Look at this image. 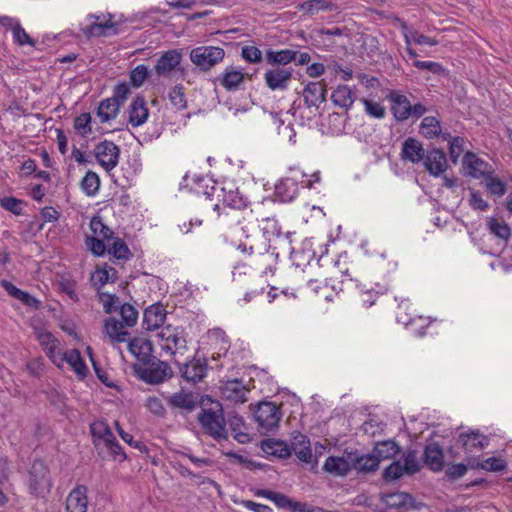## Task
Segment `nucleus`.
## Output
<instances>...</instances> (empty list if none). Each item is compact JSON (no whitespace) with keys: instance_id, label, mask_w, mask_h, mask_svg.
Instances as JSON below:
<instances>
[{"instance_id":"5fc2aeb1","label":"nucleus","mask_w":512,"mask_h":512,"mask_svg":"<svg viewBox=\"0 0 512 512\" xmlns=\"http://www.w3.org/2000/svg\"><path fill=\"white\" fill-rule=\"evenodd\" d=\"M74 129L82 136L86 137L92 132L90 113H82L74 120Z\"/></svg>"},{"instance_id":"c03bdc74","label":"nucleus","mask_w":512,"mask_h":512,"mask_svg":"<svg viewBox=\"0 0 512 512\" xmlns=\"http://www.w3.org/2000/svg\"><path fill=\"white\" fill-rule=\"evenodd\" d=\"M228 425L238 442L245 443L249 439V435L242 431L244 421L241 416L236 414L230 415L228 417Z\"/></svg>"},{"instance_id":"603ef678","label":"nucleus","mask_w":512,"mask_h":512,"mask_svg":"<svg viewBox=\"0 0 512 512\" xmlns=\"http://www.w3.org/2000/svg\"><path fill=\"white\" fill-rule=\"evenodd\" d=\"M401 461H402V464H403L406 474H410V475L415 474L421 468L420 461L417 457V452L414 450L408 451L404 455L403 460H401Z\"/></svg>"},{"instance_id":"20e7f679","label":"nucleus","mask_w":512,"mask_h":512,"mask_svg":"<svg viewBox=\"0 0 512 512\" xmlns=\"http://www.w3.org/2000/svg\"><path fill=\"white\" fill-rule=\"evenodd\" d=\"M225 51L216 46H199L192 49L190 59L194 65L202 71H208L216 64L223 61Z\"/></svg>"},{"instance_id":"f03ea898","label":"nucleus","mask_w":512,"mask_h":512,"mask_svg":"<svg viewBox=\"0 0 512 512\" xmlns=\"http://www.w3.org/2000/svg\"><path fill=\"white\" fill-rule=\"evenodd\" d=\"M162 351L169 355L183 354L187 350L186 332L182 326L168 324L157 333Z\"/></svg>"},{"instance_id":"09e8293b","label":"nucleus","mask_w":512,"mask_h":512,"mask_svg":"<svg viewBox=\"0 0 512 512\" xmlns=\"http://www.w3.org/2000/svg\"><path fill=\"white\" fill-rule=\"evenodd\" d=\"M12 34L13 41L18 46H36V41L25 31L19 22L13 27Z\"/></svg>"},{"instance_id":"c9c22d12","label":"nucleus","mask_w":512,"mask_h":512,"mask_svg":"<svg viewBox=\"0 0 512 512\" xmlns=\"http://www.w3.org/2000/svg\"><path fill=\"white\" fill-rule=\"evenodd\" d=\"M62 357L63 362L66 361L78 375L81 377H85L87 375V366L82 359L79 350L71 349L62 354Z\"/></svg>"},{"instance_id":"a878e982","label":"nucleus","mask_w":512,"mask_h":512,"mask_svg":"<svg viewBox=\"0 0 512 512\" xmlns=\"http://www.w3.org/2000/svg\"><path fill=\"white\" fill-rule=\"evenodd\" d=\"M334 105L349 110L356 100V93L348 85H338L331 94Z\"/></svg>"},{"instance_id":"6ab92c4d","label":"nucleus","mask_w":512,"mask_h":512,"mask_svg":"<svg viewBox=\"0 0 512 512\" xmlns=\"http://www.w3.org/2000/svg\"><path fill=\"white\" fill-rule=\"evenodd\" d=\"M207 372V364L205 360L193 359L183 364L180 368L181 376L188 382L197 383L201 381Z\"/></svg>"},{"instance_id":"6e6552de","label":"nucleus","mask_w":512,"mask_h":512,"mask_svg":"<svg viewBox=\"0 0 512 512\" xmlns=\"http://www.w3.org/2000/svg\"><path fill=\"white\" fill-rule=\"evenodd\" d=\"M181 60L182 53L179 50H168L157 60L154 67L155 73L161 77H171L178 71L183 73V69L180 68Z\"/></svg>"},{"instance_id":"39448f33","label":"nucleus","mask_w":512,"mask_h":512,"mask_svg":"<svg viewBox=\"0 0 512 512\" xmlns=\"http://www.w3.org/2000/svg\"><path fill=\"white\" fill-rule=\"evenodd\" d=\"M212 195H215L224 206L232 209H243L247 206V198L240 193L233 183L221 187H212Z\"/></svg>"},{"instance_id":"864d4df0","label":"nucleus","mask_w":512,"mask_h":512,"mask_svg":"<svg viewBox=\"0 0 512 512\" xmlns=\"http://www.w3.org/2000/svg\"><path fill=\"white\" fill-rule=\"evenodd\" d=\"M361 102L364 105L365 112L367 115L377 119H383L386 115V110L383 105L379 102H375L373 100H369L366 98H362Z\"/></svg>"},{"instance_id":"412c9836","label":"nucleus","mask_w":512,"mask_h":512,"mask_svg":"<svg viewBox=\"0 0 512 512\" xmlns=\"http://www.w3.org/2000/svg\"><path fill=\"white\" fill-rule=\"evenodd\" d=\"M389 99L391 101V112L397 121L403 122L411 117V103L405 95L391 92Z\"/></svg>"},{"instance_id":"c85d7f7f","label":"nucleus","mask_w":512,"mask_h":512,"mask_svg":"<svg viewBox=\"0 0 512 512\" xmlns=\"http://www.w3.org/2000/svg\"><path fill=\"white\" fill-rule=\"evenodd\" d=\"M459 440L467 452L482 450L489 442L486 436L474 431H471L470 433H461L459 435Z\"/></svg>"},{"instance_id":"58836bf2","label":"nucleus","mask_w":512,"mask_h":512,"mask_svg":"<svg viewBox=\"0 0 512 512\" xmlns=\"http://www.w3.org/2000/svg\"><path fill=\"white\" fill-rule=\"evenodd\" d=\"M400 451L398 444L392 440L382 441L376 444L374 448V454L379 458V462L382 460L393 458Z\"/></svg>"},{"instance_id":"6e6d98bb","label":"nucleus","mask_w":512,"mask_h":512,"mask_svg":"<svg viewBox=\"0 0 512 512\" xmlns=\"http://www.w3.org/2000/svg\"><path fill=\"white\" fill-rule=\"evenodd\" d=\"M121 322L127 327H132L137 323L138 311L130 304H122L120 306Z\"/></svg>"},{"instance_id":"ddd939ff","label":"nucleus","mask_w":512,"mask_h":512,"mask_svg":"<svg viewBox=\"0 0 512 512\" xmlns=\"http://www.w3.org/2000/svg\"><path fill=\"white\" fill-rule=\"evenodd\" d=\"M221 395L224 399L234 403L246 402L248 389L242 381L234 379L228 380L221 386Z\"/></svg>"},{"instance_id":"bf43d9fd","label":"nucleus","mask_w":512,"mask_h":512,"mask_svg":"<svg viewBox=\"0 0 512 512\" xmlns=\"http://www.w3.org/2000/svg\"><path fill=\"white\" fill-rule=\"evenodd\" d=\"M99 299L106 313H112L121 306L120 300L115 294L101 292L99 293Z\"/></svg>"},{"instance_id":"dca6fc26","label":"nucleus","mask_w":512,"mask_h":512,"mask_svg":"<svg viewBox=\"0 0 512 512\" xmlns=\"http://www.w3.org/2000/svg\"><path fill=\"white\" fill-rule=\"evenodd\" d=\"M139 376L149 384H159L171 376V368L166 362H160L155 367L141 369Z\"/></svg>"},{"instance_id":"79ce46f5","label":"nucleus","mask_w":512,"mask_h":512,"mask_svg":"<svg viewBox=\"0 0 512 512\" xmlns=\"http://www.w3.org/2000/svg\"><path fill=\"white\" fill-rule=\"evenodd\" d=\"M128 349L139 360L147 358L152 350L150 341L144 338H134L130 340Z\"/></svg>"},{"instance_id":"e2e57ef3","label":"nucleus","mask_w":512,"mask_h":512,"mask_svg":"<svg viewBox=\"0 0 512 512\" xmlns=\"http://www.w3.org/2000/svg\"><path fill=\"white\" fill-rule=\"evenodd\" d=\"M242 234L245 235V241H241L237 245V249L240 250L245 255H254L258 252L256 249L251 236L248 235V230L245 227L241 228Z\"/></svg>"},{"instance_id":"c756f323","label":"nucleus","mask_w":512,"mask_h":512,"mask_svg":"<svg viewBox=\"0 0 512 512\" xmlns=\"http://www.w3.org/2000/svg\"><path fill=\"white\" fill-rule=\"evenodd\" d=\"M349 458L352 461V469L361 472H373L378 469L379 458L373 453L372 455H358L356 453H349Z\"/></svg>"},{"instance_id":"2f4dec72","label":"nucleus","mask_w":512,"mask_h":512,"mask_svg":"<svg viewBox=\"0 0 512 512\" xmlns=\"http://www.w3.org/2000/svg\"><path fill=\"white\" fill-rule=\"evenodd\" d=\"M297 9L304 15L314 16L320 11L332 10L333 3L328 0H307L299 4Z\"/></svg>"},{"instance_id":"4468645a","label":"nucleus","mask_w":512,"mask_h":512,"mask_svg":"<svg viewBox=\"0 0 512 512\" xmlns=\"http://www.w3.org/2000/svg\"><path fill=\"white\" fill-rule=\"evenodd\" d=\"M326 85L323 82H310L303 90V97L307 107L318 108L320 104L326 101Z\"/></svg>"},{"instance_id":"774afa93","label":"nucleus","mask_w":512,"mask_h":512,"mask_svg":"<svg viewBox=\"0 0 512 512\" xmlns=\"http://www.w3.org/2000/svg\"><path fill=\"white\" fill-rule=\"evenodd\" d=\"M467 472V466L463 463L449 465L445 471L449 479L455 480L464 476Z\"/></svg>"},{"instance_id":"72a5a7b5","label":"nucleus","mask_w":512,"mask_h":512,"mask_svg":"<svg viewBox=\"0 0 512 512\" xmlns=\"http://www.w3.org/2000/svg\"><path fill=\"white\" fill-rule=\"evenodd\" d=\"M262 449L269 454L275 455L279 458H288L291 455L290 446L280 440L267 439L262 442Z\"/></svg>"},{"instance_id":"37998d69","label":"nucleus","mask_w":512,"mask_h":512,"mask_svg":"<svg viewBox=\"0 0 512 512\" xmlns=\"http://www.w3.org/2000/svg\"><path fill=\"white\" fill-rule=\"evenodd\" d=\"M244 74L233 67L227 68L223 73L221 85L227 90H234L243 82Z\"/></svg>"},{"instance_id":"4d7b16f0","label":"nucleus","mask_w":512,"mask_h":512,"mask_svg":"<svg viewBox=\"0 0 512 512\" xmlns=\"http://www.w3.org/2000/svg\"><path fill=\"white\" fill-rule=\"evenodd\" d=\"M169 100L178 110L186 108V98L181 85H176L170 90Z\"/></svg>"},{"instance_id":"4c0bfd02","label":"nucleus","mask_w":512,"mask_h":512,"mask_svg":"<svg viewBox=\"0 0 512 512\" xmlns=\"http://www.w3.org/2000/svg\"><path fill=\"white\" fill-rule=\"evenodd\" d=\"M295 59V51L291 49H283V50H268L266 52V60L271 65H287L288 63L293 62Z\"/></svg>"},{"instance_id":"13d9d810","label":"nucleus","mask_w":512,"mask_h":512,"mask_svg":"<svg viewBox=\"0 0 512 512\" xmlns=\"http://www.w3.org/2000/svg\"><path fill=\"white\" fill-rule=\"evenodd\" d=\"M406 473L403 467L402 461H394L392 462L383 473V478L386 481H393L399 479L403 474Z\"/></svg>"},{"instance_id":"ea45409f","label":"nucleus","mask_w":512,"mask_h":512,"mask_svg":"<svg viewBox=\"0 0 512 512\" xmlns=\"http://www.w3.org/2000/svg\"><path fill=\"white\" fill-rule=\"evenodd\" d=\"M170 406L192 411L196 406V401L191 393H174L168 399Z\"/></svg>"},{"instance_id":"052dcab7","label":"nucleus","mask_w":512,"mask_h":512,"mask_svg":"<svg viewBox=\"0 0 512 512\" xmlns=\"http://www.w3.org/2000/svg\"><path fill=\"white\" fill-rule=\"evenodd\" d=\"M109 253L117 259H128L131 254L128 246L124 243V241L118 238L112 243V246L109 249Z\"/></svg>"},{"instance_id":"9b49d317","label":"nucleus","mask_w":512,"mask_h":512,"mask_svg":"<svg viewBox=\"0 0 512 512\" xmlns=\"http://www.w3.org/2000/svg\"><path fill=\"white\" fill-rule=\"evenodd\" d=\"M423 165L430 175L438 177L448 168L446 155L443 150L433 148L425 153Z\"/></svg>"},{"instance_id":"9d476101","label":"nucleus","mask_w":512,"mask_h":512,"mask_svg":"<svg viewBox=\"0 0 512 512\" xmlns=\"http://www.w3.org/2000/svg\"><path fill=\"white\" fill-rule=\"evenodd\" d=\"M52 486V482L49 477V469L41 460L33 462L30 470V489L39 494L42 490Z\"/></svg>"},{"instance_id":"e433bc0d","label":"nucleus","mask_w":512,"mask_h":512,"mask_svg":"<svg viewBox=\"0 0 512 512\" xmlns=\"http://www.w3.org/2000/svg\"><path fill=\"white\" fill-rule=\"evenodd\" d=\"M420 133L427 139H434L441 134L440 121L433 116L424 117L419 126Z\"/></svg>"},{"instance_id":"bb28decb","label":"nucleus","mask_w":512,"mask_h":512,"mask_svg":"<svg viewBox=\"0 0 512 512\" xmlns=\"http://www.w3.org/2000/svg\"><path fill=\"white\" fill-rule=\"evenodd\" d=\"M324 470L334 474L336 476H345L352 469V461L349 458V453L347 457H334L330 456L326 459L324 466Z\"/></svg>"},{"instance_id":"0e129e2a","label":"nucleus","mask_w":512,"mask_h":512,"mask_svg":"<svg viewBox=\"0 0 512 512\" xmlns=\"http://www.w3.org/2000/svg\"><path fill=\"white\" fill-rule=\"evenodd\" d=\"M86 245L90 251L97 256H101L106 251V245L104 240L95 236L86 238Z\"/></svg>"},{"instance_id":"2eb2a0df","label":"nucleus","mask_w":512,"mask_h":512,"mask_svg":"<svg viewBox=\"0 0 512 512\" xmlns=\"http://www.w3.org/2000/svg\"><path fill=\"white\" fill-rule=\"evenodd\" d=\"M87 488L84 485L76 486L67 496L66 512H87Z\"/></svg>"},{"instance_id":"49530a36","label":"nucleus","mask_w":512,"mask_h":512,"mask_svg":"<svg viewBox=\"0 0 512 512\" xmlns=\"http://www.w3.org/2000/svg\"><path fill=\"white\" fill-rule=\"evenodd\" d=\"M484 182L491 195L502 197L506 193V185L499 177L489 174L484 178Z\"/></svg>"},{"instance_id":"69168bd1","label":"nucleus","mask_w":512,"mask_h":512,"mask_svg":"<svg viewBox=\"0 0 512 512\" xmlns=\"http://www.w3.org/2000/svg\"><path fill=\"white\" fill-rule=\"evenodd\" d=\"M241 55L250 63H258L262 59V53L256 46H244Z\"/></svg>"},{"instance_id":"4be33fe9","label":"nucleus","mask_w":512,"mask_h":512,"mask_svg":"<svg viewBox=\"0 0 512 512\" xmlns=\"http://www.w3.org/2000/svg\"><path fill=\"white\" fill-rule=\"evenodd\" d=\"M291 453L294 452L296 457L304 463H312L313 455L311 450V443L307 436L298 433L293 437L291 443Z\"/></svg>"},{"instance_id":"680f3d73","label":"nucleus","mask_w":512,"mask_h":512,"mask_svg":"<svg viewBox=\"0 0 512 512\" xmlns=\"http://www.w3.org/2000/svg\"><path fill=\"white\" fill-rule=\"evenodd\" d=\"M148 76V69L145 65H138L130 72V81L133 86L140 87Z\"/></svg>"},{"instance_id":"b1692460","label":"nucleus","mask_w":512,"mask_h":512,"mask_svg":"<svg viewBox=\"0 0 512 512\" xmlns=\"http://www.w3.org/2000/svg\"><path fill=\"white\" fill-rule=\"evenodd\" d=\"M424 462L434 472H439L443 469L444 454L437 442L429 443L425 447Z\"/></svg>"},{"instance_id":"393cba45","label":"nucleus","mask_w":512,"mask_h":512,"mask_svg":"<svg viewBox=\"0 0 512 512\" xmlns=\"http://www.w3.org/2000/svg\"><path fill=\"white\" fill-rule=\"evenodd\" d=\"M126 327L123 322L116 320L114 317H110L104 322V333L113 343H122L126 341L129 335L128 331L125 329Z\"/></svg>"},{"instance_id":"7c9ffc66","label":"nucleus","mask_w":512,"mask_h":512,"mask_svg":"<svg viewBox=\"0 0 512 512\" xmlns=\"http://www.w3.org/2000/svg\"><path fill=\"white\" fill-rule=\"evenodd\" d=\"M90 431L96 445H98V441H103L104 445H108L112 440H115L113 432L104 421L98 420L93 422L90 425Z\"/></svg>"},{"instance_id":"338daca9","label":"nucleus","mask_w":512,"mask_h":512,"mask_svg":"<svg viewBox=\"0 0 512 512\" xmlns=\"http://www.w3.org/2000/svg\"><path fill=\"white\" fill-rule=\"evenodd\" d=\"M464 139L456 136L450 141L449 153L452 162L456 163L463 152Z\"/></svg>"},{"instance_id":"f704fd0d","label":"nucleus","mask_w":512,"mask_h":512,"mask_svg":"<svg viewBox=\"0 0 512 512\" xmlns=\"http://www.w3.org/2000/svg\"><path fill=\"white\" fill-rule=\"evenodd\" d=\"M117 271L115 268L105 265L103 268H97L92 274L91 281L94 286L100 289L108 282H115Z\"/></svg>"},{"instance_id":"5701e85b","label":"nucleus","mask_w":512,"mask_h":512,"mask_svg":"<svg viewBox=\"0 0 512 512\" xmlns=\"http://www.w3.org/2000/svg\"><path fill=\"white\" fill-rule=\"evenodd\" d=\"M425 153L422 143L415 138H407L402 145V158L413 164L423 161Z\"/></svg>"},{"instance_id":"1a4fd4ad","label":"nucleus","mask_w":512,"mask_h":512,"mask_svg":"<svg viewBox=\"0 0 512 512\" xmlns=\"http://www.w3.org/2000/svg\"><path fill=\"white\" fill-rule=\"evenodd\" d=\"M462 166L464 174L474 179H484L489 176V174L494 173V170L489 163L472 152H467L464 155Z\"/></svg>"},{"instance_id":"3c124183","label":"nucleus","mask_w":512,"mask_h":512,"mask_svg":"<svg viewBox=\"0 0 512 512\" xmlns=\"http://www.w3.org/2000/svg\"><path fill=\"white\" fill-rule=\"evenodd\" d=\"M488 228L492 234L502 240L507 241L510 237V227L504 221L491 218L488 221Z\"/></svg>"},{"instance_id":"8fccbe9b","label":"nucleus","mask_w":512,"mask_h":512,"mask_svg":"<svg viewBox=\"0 0 512 512\" xmlns=\"http://www.w3.org/2000/svg\"><path fill=\"white\" fill-rule=\"evenodd\" d=\"M382 500L391 508H400L411 500V496L408 493L396 492L385 494Z\"/></svg>"},{"instance_id":"de8ad7c7","label":"nucleus","mask_w":512,"mask_h":512,"mask_svg":"<svg viewBox=\"0 0 512 512\" xmlns=\"http://www.w3.org/2000/svg\"><path fill=\"white\" fill-rule=\"evenodd\" d=\"M100 187L99 176L92 171H88L81 181L82 190L88 195L93 196L97 193Z\"/></svg>"},{"instance_id":"0eeeda50","label":"nucleus","mask_w":512,"mask_h":512,"mask_svg":"<svg viewBox=\"0 0 512 512\" xmlns=\"http://www.w3.org/2000/svg\"><path fill=\"white\" fill-rule=\"evenodd\" d=\"M254 418L263 430L270 431L278 426L281 414L276 404L262 402L258 404L254 411Z\"/></svg>"},{"instance_id":"cd10ccee","label":"nucleus","mask_w":512,"mask_h":512,"mask_svg":"<svg viewBox=\"0 0 512 512\" xmlns=\"http://www.w3.org/2000/svg\"><path fill=\"white\" fill-rule=\"evenodd\" d=\"M149 111L143 97H136L129 110V122L132 126L138 127L142 125L148 118Z\"/></svg>"},{"instance_id":"aec40b11","label":"nucleus","mask_w":512,"mask_h":512,"mask_svg":"<svg viewBox=\"0 0 512 512\" xmlns=\"http://www.w3.org/2000/svg\"><path fill=\"white\" fill-rule=\"evenodd\" d=\"M299 192L297 177H285L275 185V195L281 202H291Z\"/></svg>"},{"instance_id":"a18cd8bd","label":"nucleus","mask_w":512,"mask_h":512,"mask_svg":"<svg viewBox=\"0 0 512 512\" xmlns=\"http://www.w3.org/2000/svg\"><path fill=\"white\" fill-rule=\"evenodd\" d=\"M90 228L95 237L108 241L112 238L113 231L104 224L100 216H93L91 218Z\"/></svg>"},{"instance_id":"7ed1b4c3","label":"nucleus","mask_w":512,"mask_h":512,"mask_svg":"<svg viewBox=\"0 0 512 512\" xmlns=\"http://www.w3.org/2000/svg\"><path fill=\"white\" fill-rule=\"evenodd\" d=\"M89 19L93 22L83 29V33L87 37H109L120 33L119 23L114 21L113 14H90Z\"/></svg>"},{"instance_id":"473e14b6","label":"nucleus","mask_w":512,"mask_h":512,"mask_svg":"<svg viewBox=\"0 0 512 512\" xmlns=\"http://www.w3.org/2000/svg\"><path fill=\"white\" fill-rule=\"evenodd\" d=\"M120 110L119 104L115 99L106 98L98 106L97 115L101 122L105 123L117 117Z\"/></svg>"},{"instance_id":"f257e3e1","label":"nucleus","mask_w":512,"mask_h":512,"mask_svg":"<svg viewBox=\"0 0 512 512\" xmlns=\"http://www.w3.org/2000/svg\"><path fill=\"white\" fill-rule=\"evenodd\" d=\"M213 405L211 408H203L198 415V420L207 434L215 440H225L228 437L226 430V422L224 419L223 409L218 401H212L207 398Z\"/></svg>"},{"instance_id":"a19ab883","label":"nucleus","mask_w":512,"mask_h":512,"mask_svg":"<svg viewBox=\"0 0 512 512\" xmlns=\"http://www.w3.org/2000/svg\"><path fill=\"white\" fill-rule=\"evenodd\" d=\"M469 465L472 468H481L483 470L490 472L502 471L507 466L506 461L498 457H489L487 459L482 460L481 462L475 461V459H473L472 461H469Z\"/></svg>"},{"instance_id":"f3484780","label":"nucleus","mask_w":512,"mask_h":512,"mask_svg":"<svg viewBox=\"0 0 512 512\" xmlns=\"http://www.w3.org/2000/svg\"><path fill=\"white\" fill-rule=\"evenodd\" d=\"M37 339L45 350L46 355L52 360L54 364L60 366L63 363V357L62 353L57 350L59 341L53 336L52 333L48 331L39 332Z\"/></svg>"},{"instance_id":"423d86ee","label":"nucleus","mask_w":512,"mask_h":512,"mask_svg":"<svg viewBox=\"0 0 512 512\" xmlns=\"http://www.w3.org/2000/svg\"><path fill=\"white\" fill-rule=\"evenodd\" d=\"M94 154L98 163L109 172L119 163L120 148L112 141L103 140L95 146Z\"/></svg>"},{"instance_id":"a211bd4d","label":"nucleus","mask_w":512,"mask_h":512,"mask_svg":"<svg viewBox=\"0 0 512 512\" xmlns=\"http://www.w3.org/2000/svg\"><path fill=\"white\" fill-rule=\"evenodd\" d=\"M166 318V310L161 304H153L145 309L143 327L146 330L161 329Z\"/></svg>"},{"instance_id":"f8f14e48","label":"nucleus","mask_w":512,"mask_h":512,"mask_svg":"<svg viewBox=\"0 0 512 512\" xmlns=\"http://www.w3.org/2000/svg\"><path fill=\"white\" fill-rule=\"evenodd\" d=\"M292 78V70L284 67L269 69L264 74L267 87L272 91L286 90Z\"/></svg>"}]
</instances>
